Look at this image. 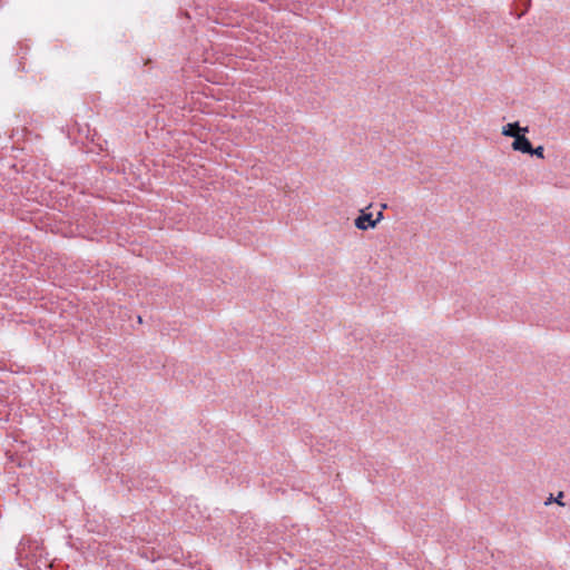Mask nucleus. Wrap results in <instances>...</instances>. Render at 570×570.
<instances>
[{
	"instance_id": "obj_1",
	"label": "nucleus",
	"mask_w": 570,
	"mask_h": 570,
	"mask_svg": "<svg viewBox=\"0 0 570 570\" xmlns=\"http://www.w3.org/2000/svg\"><path fill=\"white\" fill-rule=\"evenodd\" d=\"M356 228L361 230H366L368 228H374L377 225V220L373 219L371 213H365V210H361L360 216L355 219Z\"/></svg>"
},
{
	"instance_id": "obj_2",
	"label": "nucleus",
	"mask_w": 570,
	"mask_h": 570,
	"mask_svg": "<svg viewBox=\"0 0 570 570\" xmlns=\"http://www.w3.org/2000/svg\"><path fill=\"white\" fill-rule=\"evenodd\" d=\"M529 131L528 127H520L519 122H510L502 127V135L507 137H513L514 139L517 136H520L522 132L525 134Z\"/></svg>"
},
{
	"instance_id": "obj_3",
	"label": "nucleus",
	"mask_w": 570,
	"mask_h": 570,
	"mask_svg": "<svg viewBox=\"0 0 570 570\" xmlns=\"http://www.w3.org/2000/svg\"><path fill=\"white\" fill-rule=\"evenodd\" d=\"M511 147L513 150L521 151L523 154H529L530 151H532V145L530 140L525 137V134L523 132L520 136H517Z\"/></svg>"
},
{
	"instance_id": "obj_4",
	"label": "nucleus",
	"mask_w": 570,
	"mask_h": 570,
	"mask_svg": "<svg viewBox=\"0 0 570 570\" xmlns=\"http://www.w3.org/2000/svg\"><path fill=\"white\" fill-rule=\"evenodd\" d=\"M563 497V492H559L558 497L557 498H552V495H550V498L546 501V505H549L552 501H556L559 505L563 507L564 503L561 501Z\"/></svg>"
},
{
	"instance_id": "obj_5",
	"label": "nucleus",
	"mask_w": 570,
	"mask_h": 570,
	"mask_svg": "<svg viewBox=\"0 0 570 570\" xmlns=\"http://www.w3.org/2000/svg\"><path fill=\"white\" fill-rule=\"evenodd\" d=\"M529 154L534 155L538 158H544V148L542 146H538L537 148H532V151Z\"/></svg>"
},
{
	"instance_id": "obj_6",
	"label": "nucleus",
	"mask_w": 570,
	"mask_h": 570,
	"mask_svg": "<svg viewBox=\"0 0 570 570\" xmlns=\"http://www.w3.org/2000/svg\"><path fill=\"white\" fill-rule=\"evenodd\" d=\"M383 218L382 212L377 214V217L374 220H377V223Z\"/></svg>"
}]
</instances>
